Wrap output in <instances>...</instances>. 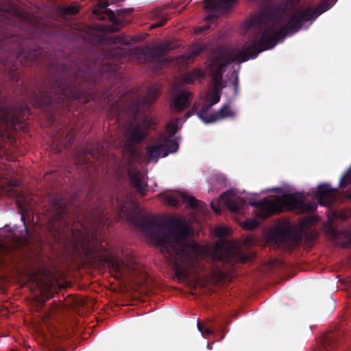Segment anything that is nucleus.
<instances>
[{
  "label": "nucleus",
  "mask_w": 351,
  "mask_h": 351,
  "mask_svg": "<svg viewBox=\"0 0 351 351\" xmlns=\"http://www.w3.org/2000/svg\"><path fill=\"white\" fill-rule=\"evenodd\" d=\"M335 3L334 0H324L317 7L295 12L289 10L285 3L261 10L251 20V25L257 29V35L245 43L243 50L234 53L219 48L213 53L209 64L210 73L215 83L213 90L208 95L211 105L220 100L219 88L228 64L246 62L250 58H255L260 52L273 48L278 41L300 31L304 23L315 19Z\"/></svg>",
  "instance_id": "1"
},
{
  "label": "nucleus",
  "mask_w": 351,
  "mask_h": 351,
  "mask_svg": "<svg viewBox=\"0 0 351 351\" xmlns=\"http://www.w3.org/2000/svg\"><path fill=\"white\" fill-rule=\"evenodd\" d=\"M96 68L103 71L96 62L53 60L49 62V76L34 86L25 87L22 95L33 106L51 116L60 110H70L71 101L86 104L95 99Z\"/></svg>",
  "instance_id": "2"
},
{
  "label": "nucleus",
  "mask_w": 351,
  "mask_h": 351,
  "mask_svg": "<svg viewBox=\"0 0 351 351\" xmlns=\"http://www.w3.org/2000/svg\"><path fill=\"white\" fill-rule=\"evenodd\" d=\"M67 205V199L61 195L51 193L47 197L43 211V220L54 240L65 249H71L93 261L106 265L116 279L124 278L125 274L122 263L99 241L96 229H88L84 225L81 226V229L74 228Z\"/></svg>",
  "instance_id": "3"
},
{
  "label": "nucleus",
  "mask_w": 351,
  "mask_h": 351,
  "mask_svg": "<svg viewBox=\"0 0 351 351\" xmlns=\"http://www.w3.org/2000/svg\"><path fill=\"white\" fill-rule=\"evenodd\" d=\"M120 218L141 228L160 247V252L173 264L178 274L186 277L183 267H195V261L199 255V247L193 242L186 241L188 237L186 227L176 219L163 224L155 218L149 219L138 213L136 210L119 204Z\"/></svg>",
  "instance_id": "4"
},
{
  "label": "nucleus",
  "mask_w": 351,
  "mask_h": 351,
  "mask_svg": "<svg viewBox=\"0 0 351 351\" xmlns=\"http://www.w3.org/2000/svg\"><path fill=\"white\" fill-rule=\"evenodd\" d=\"M49 58L45 50L29 38H23L19 35L0 36V64L1 72L12 81L18 83L20 76L17 71L18 64L31 66L40 62H45Z\"/></svg>",
  "instance_id": "5"
},
{
  "label": "nucleus",
  "mask_w": 351,
  "mask_h": 351,
  "mask_svg": "<svg viewBox=\"0 0 351 351\" xmlns=\"http://www.w3.org/2000/svg\"><path fill=\"white\" fill-rule=\"evenodd\" d=\"M160 95V88L154 85L150 87L143 97L134 98L129 106L128 111L135 121L143 117L141 122L130 125L128 129L130 139L134 143H141L148 135L147 130L154 127L153 119L146 113H150L151 106Z\"/></svg>",
  "instance_id": "6"
},
{
  "label": "nucleus",
  "mask_w": 351,
  "mask_h": 351,
  "mask_svg": "<svg viewBox=\"0 0 351 351\" xmlns=\"http://www.w3.org/2000/svg\"><path fill=\"white\" fill-rule=\"evenodd\" d=\"M305 197L299 193H291L282 197H276L273 199H263L250 203L257 208L256 217L266 219L274 215L280 213L287 210H295L300 213H311L316 210V205L304 202Z\"/></svg>",
  "instance_id": "7"
},
{
  "label": "nucleus",
  "mask_w": 351,
  "mask_h": 351,
  "mask_svg": "<svg viewBox=\"0 0 351 351\" xmlns=\"http://www.w3.org/2000/svg\"><path fill=\"white\" fill-rule=\"evenodd\" d=\"M179 147L176 139L167 138L165 134L160 136L154 143L146 146L147 156L156 162L161 157H166L171 153H175Z\"/></svg>",
  "instance_id": "8"
},
{
  "label": "nucleus",
  "mask_w": 351,
  "mask_h": 351,
  "mask_svg": "<svg viewBox=\"0 0 351 351\" xmlns=\"http://www.w3.org/2000/svg\"><path fill=\"white\" fill-rule=\"evenodd\" d=\"M30 108L27 103L3 106L0 104V119L13 125L20 124Z\"/></svg>",
  "instance_id": "9"
},
{
  "label": "nucleus",
  "mask_w": 351,
  "mask_h": 351,
  "mask_svg": "<svg viewBox=\"0 0 351 351\" xmlns=\"http://www.w3.org/2000/svg\"><path fill=\"white\" fill-rule=\"evenodd\" d=\"M237 112L233 110L230 104H226L221 108L214 112L209 114L208 108H202L197 115L205 123H212L225 119H234Z\"/></svg>",
  "instance_id": "10"
},
{
  "label": "nucleus",
  "mask_w": 351,
  "mask_h": 351,
  "mask_svg": "<svg viewBox=\"0 0 351 351\" xmlns=\"http://www.w3.org/2000/svg\"><path fill=\"white\" fill-rule=\"evenodd\" d=\"M226 206L233 213H239L246 206V201L236 195L232 190H229L220 196Z\"/></svg>",
  "instance_id": "11"
},
{
  "label": "nucleus",
  "mask_w": 351,
  "mask_h": 351,
  "mask_svg": "<svg viewBox=\"0 0 351 351\" xmlns=\"http://www.w3.org/2000/svg\"><path fill=\"white\" fill-rule=\"evenodd\" d=\"M191 93L186 90H180L172 93L170 101V108L176 112H180L190 105Z\"/></svg>",
  "instance_id": "12"
},
{
  "label": "nucleus",
  "mask_w": 351,
  "mask_h": 351,
  "mask_svg": "<svg viewBox=\"0 0 351 351\" xmlns=\"http://www.w3.org/2000/svg\"><path fill=\"white\" fill-rule=\"evenodd\" d=\"M171 49V47L169 45L163 44L146 51L144 49H141V51L145 55L147 61L165 62L167 60L166 53Z\"/></svg>",
  "instance_id": "13"
},
{
  "label": "nucleus",
  "mask_w": 351,
  "mask_h": 351,
  "mask_svg": "<svg viewBox=\"0 0 351 351\" xmlns=\"http://www.w3.org/2000/svg\"><path fill=\"white\" fill-rule=\"evenodd\" d=\"M315 195L319 204L325 206L332 204L336 199L335 190L328 184H319Z\"/></svg>",
  "instance_id": "14"
},
{
  "label": "nucleus",
  "mask_w": 351,
  "mask_h": 351,
  "mask_svg": "<svg viewBox=\"0 0 351 351\" xmlns=\"http://www.w3.org/2000/svg\"><path fill=\"white\" fill-rule=\"evenodd\" d=\"M237 0H206L205 8L209 12H228Z\"/></svg>",
  "instance_id": "15"
},
{
  "label": "nucleus",
  "mask_w": 351,
  "mask_h": 351,
  "mask_svg": "<svg viewBox=\"0 0 351 351\" xmlns=\"http://www.w3.org/2000/svg\"><path fill=\"white\" fill-rule=\"evenodd\" d=\"M149 18L155 21L149 27V29H154L165 25L168 20L167 17L166 10L162 8H155L149 13Z\"/></svg>",
  "instance_id": "16"
},
{
  "label": "nucleus",
  "mask_w": 351,
  "mask_h": 351,
  "mask_svg": "<svg viewBox=\"0 0 351 351\" xmlns=\"http://www.w3.org/2000/svg\"><path fill=\"white\" fill-rule=\"evenodd\" d=\"M128 176L132 186L136 189L137 192L141 196H145L146 193L147 184L143 183V175L141 173L138 171H130Z\"/></svg>",
  "instance_id": "17"
},
{
  "label": "nucleus",
  "mask_w": 351,
  "mask_h": 351,
  "mask_svg": "<svg viewBox=\"0 0 351 351\" xmlns=\"http://www.w3.org/2000/svg\"><path fill=\"white\" fill-rule=\"evenodd\" d=\"M108 4L106 3H101L99 5V9H95L93 12L95 14H100V13H99V10H101V13L104 12H107L109 19L112 22V24L108 27V31L110 32H117L120 29L119 26L121 23L117 19H115L114 12L108 9Z\"/></svg>",
  "instance_id": "18"
},
{
  "label": "nucleus",
  "mask_w": 351,
  "mask_h": 351,
  "mask_svg": "<svg viewBox=\"0 0 351 351\" xmlns=\"http://www.w3.org/2000/svg\"><path fill=\"white\" fill-rule=\"evenodd\" d=\"M17 204L21 212V220L23 221L25 234L28 236L29 233L25 220L27 219H29L34 215L32 210L33 206L30 204H27V199L26 198H25L23 201L18 199Z\"/></svg>",
  "instance_id": "19"
},
{
  "label": "nucleus",
  "mask_w": 351,
  "mask_h": 351,
  "mask_svg": "<svg viewBox=\"0 0 351 351\" xmlns=\"http://www.w3.org/2000/svg\"><path fill=\"white\" fill-rule=\"evenodd\" d=\"M181 198L184 203L187 204V206L193 209H199L202 207V202L197 200L195 197L189 195L186 193H181Z\"/></svg>",
  "instance_id": "20"
},
{
  "label": "nucleus",
  "mask_w": 351,
  "mask_h": 351,
  "mask_svg": "<svg viewBox=\"0 0 351 351\" xmlns=\"http://www.w3.org/2000/svg\"><path fill=\"white\" fill-rule=\"evenodd\" d=\"M181 119L177 118L174 121H171L168 123L166 127V132L168 134V136L165 135L167 138H169L170 139H176L173 138L174 135L177 133V132L180 130V127L179 125L180 123Z\"/></svg>",
  "instance_id": "21"
},
{
  "label": "nucleus",
  "mask_w": 351,
  "mask_h": 351,
  "mask_svg": "<svg viewBox=\"0 0 351 351\" xmlns=\"http://www.w3.org/2000/svg\"><path fill=\"white\" fill-rule=\"evenodd\" d=\"M351 184V166L350 168L341 176L339 181V188L344 189Z\"/></svg>",
  "instance_id": "22"
},
{
  "label": "nucleus",
  "mask_w": 351,
  "mask_h": 351,
  "mask_svg": "<svg viewBox=\"0 0 351 351\" xmlns=\"http://www.w3.org/2000/svg\"><path fill=\"white\" fill-rule=\"evenodd\" d=\"M197 326L202 335L208 336L213 333V327L210 322L207 324V326L205 328H204L202 324L199 322H197Z\"/></svg>",
  "instance_id": "23"
},
{
  "label": "nucleus",
  "mask_w": 351,
  "mask_h": 351,
  "mask_svg": "<svg viewBox=\"0 0 351 351\" xmlns=\"http://www.w3.org/2000/svg\"><path fill=\"white\" fill-rule=\"evenodd\" d=\"M206 49V47L201 43L195 45L191 50V56L192 57H196L201 54Z\"/></svg>",
  "instance_id": "24"
},
{
  "label": "nucleus",
  "mask_w": 351,
  "mask_h": 351,
  "mask_svg": "<svg viewBox=\"0 0 351 351\" xmlns=\"http://www.w3.org/2000/svg\"><path fill=\"white\" fill-rule=\"evenodd\" d=\"M258 224H259V223L256 220L248 219L245 221L243 226L245 230H254L256 228H257Z\"/></svg>",
  "instance_id": "25"
},
{
  "label": "nucleus",
  "mask_w": 351,
  "mask_h": 351,
  "mask_svg": "<svg viewBox=\"0 0 351 351\" xmlns=\"http://www.w3.org/2000/svg\"><path fill=\"white\" fill-rule=\"evenodd\" d=\"M160 195L173 206H176L178 204V200L173 195L167 193H161Z\"/></svg>",
  "instance_id": "26"
},
{
  "label": "nucleus",
  "mask_w": 351,
  "mask_h": 351,
  "mask_svg": "<svg viewBox=\"0 0 351 351\" xmlns=\"http://www.w3.org/2000/svg\"><path fill=\"white\" fill-rule=\"evenodd\" d=\"M276 234L282 239H285L290 237L291 232L286 228H280L276 231Z\"/></svg>",
  "instance_id": "27"
},
{
  "label": "nucleus",
  "mask_w": 351,
  "mask_h": 351,
  "mask_svg": "<svg viewBox=\"0 0 351 351\" xmlns=\"http://www.w3.org/2000/svg\"><path fill=\"white\" fill-rule=\"evenodd\" d=\"M80 11V8L76 5H69L65 8L64 12L68 14H75L78 13Z\"/></svg>",
  "instance_id": "28"
},
{
  "label": "nucleus",
  "mask_w": 351,
  "mask_h": 351,
  "mask_svg": "<svg viewBox=\"0 0 351 351\" xmlns=\"http://www.w3.org/2000/svg\"><path fill=\"white\" fill-rule=\"evenodd\" d=\"M227 234L228 230L225 227H219L215 230V234L218 237H225Z\"/></svg>",
  "instance_id": "29"
},
{
  "label": "nucleus",
  "mask_w": 351,
  "mask_h": 351,
  "mask_svg": "<svg viewBox=\"0 0 351 351\" xmlns=\"http://www.w3.org/2000/svg\"><path fill=\"white\" fill-rule=\"evenodd\" d=\"M329 232L332 234V236L335 238H337L339 237L341 234H345L347 233L346 231H339L338 230L334 228L333 227L330 226L329 228Z\"/></svg>",
  "instance_id": "30"
},
{
  "label": "nucleus",
  "mask_w": 351,
  "mask_h": 351,
  "mask_svg": "<svg viewBox=\"0 0 351 351\" xmlns=\"http://www.w3.org/2000/svg\"><path fill=\"white\" fill-rule=\"evenodd\" d=\"M252 255L251 254H239V259L240 261L243 263H246L247 262H250L252 261Z\"/></svg>",
  "instance_id": "31"
},
{
  "label": "nucleus",
  "mask_w": 351,
  "mask_h": 351,
  "mask_svg": "<svg viewBox=\"0 0 351 351\" xmlns=\"http://www.w3.org/2000/svg\"><path fill=\"white\" fill-rule=\"evenodd\" d=\"M114 43L123 44V45L128 44V41L125 39V38L123 36H117L114 38Z\"/></svg>",
  "instance_id": "32"
},
{
  "label": "nucleus",
  "mask_w": 351,
  "mask_h": 351,
  "mask_svg": "<svg viewBox=\"0 0 351 351\" xmlns=\"http://www.w3.org/2000/svg\"><path fill=\"white\" fill-rule=\"evenodd\" d=\"M335 337H328L327 339H325L324 342V346H325V348L327 349L328 347H330V346H333V344L335 343Z\"/></svg>",
  "instance_id": "33"
},
{
  "label": "nucleus",
  "mask_w": 351,
  "mask_h": 351,
  "mask_svg": "<svg viewBox=\"0 0 351 351\" xmlns=\"http://www.w3.org/2000/svg\"><path fill=\"white\" fill-rule=\"evenodd\" d=\"M210 206H211V208L213 209V210L216 214L219 215L221 213V209L218 206H215V204L213 202L211 203Z\"/></svg>",
  "instance_id": "34"
},
{
  "label": "nucleus",
  "mask_w": 351,
  "mask_h": 351,
  "mask_svg": "<svg viewBox=\"0 0 351 351\" xmlns=\"http://www.w3.org/2000/svg\"><path fill=\"white\" fill-rule=\"evenodd\" d=\"M84 154L85 156L86 155H91V156H95V151L93 150V149H86L85 152H84Z\"/></svg>",
  "instance_id": "35"
},
{
  "label": "nucleus",
  "mask_w": 351,
  "mask_h": 351,
  "mask_svg": "<svg viewBox=\"0 0 351 351\" xmlns=\"http://www.w3.org/2000/svg\"><path fill=\"white\" fill-rule=\"evenodd\" d=\"M193 111L186 112L184 117V121H185L186 119H188L193 114Z\"/></svg>",
  "instance_id": "36"
},
{
  "label": "nucleus",
  "mask_w": 351,
  "mask_h": 351,
  "mask_svg": "<svg viewBox=\"0 0 351 351\" xmlns=\"http://www.w3.org/2000/svg\"><path fill=\"white\" fill-rule=\"evenodd\" d=\"M209 28H210V26H209V25H204V26H202V27H199V29H198V32H204V31L208 30Z\"/></svg>",
  "instance_id": "37"
},
{
  "label": "nucleus",
  "mask_w": 351,
  "mask_h": 351,
  "mask_svg": "<svg viewBox=\"0 0 351 351\" xmlns=\"http://www.w3.org/2000/svg\"><path fill=\"white\" fill-rule=\"evenodd\" d=\"M217 18V16L215 14H210L206 17V20L207 21H213Z\"/></svg>",
  "instance_id": "38"
},
{
  "label": "nucleus",
  "mask_w": 351,
  "mask_h": 351,
  "mask_svg": "<svg viewBox=\"0 0 351 351\" xmlns=\"http://www.w3.org/2000/svg\"><path fill=\"white\" fill-rule=\"evenodd\" d=\"M238 82H239V77L237 74L235 76V78H234V86L235 89H237L238 87Z\"/></svg>",
  "instance_id": "39"
},
{
  "label": "nucleus",
  "mask_w": 351,
  "mask_h": 351,
  "mask_svg": "<svg viewBox=\"0 0 351 351\" xmlns=\"http://www.w3.org/2000/svg\"><path fill=\"white\" fill-rule=\"evenodd\" d=\"M346 197L351 199V189L346 191Z\"/></svg>",
  "instance_id": "40"
},
{
  "label": "nucleus",
  "mask_w": 351,
  "mask_h": 351,
  "mask_svg": "<svg viewBox=\"0 0 351 351\" xmlns=\"http://www.w3.org/2000/svg\"><path fill=\"white\" fill-rule=\"evenodd\" d=\"M192 81H193V80H192L190 77H187L186 78V80H185V82H186V83H191V82H192Z\"/></svg>",
  "instance_id": "41"
},
{
  "label": "nucleus",
  "mask_w": 351,
  "mask_h": 351,
  "mask_svg": "<svg viewBox=\"0 0 351 351\" xmlns=\"http://www.w3.org/2000/svg\"><path fill=\"white\" fill-rule=\"evenodd\" d=\"M112 69V67H111V66H108L106 69H104V71H111Z\"/></svg>",
  "instance_id": "42"
},
{
  "label": "nucleus",
  "mask_w": 351,
  "mask_h": 351,
  "mask_svg": "<svg viewBox=\"0 0 351 351\" xmlns=\"http://www.w3.org/2000/svg\"><path fill=\"white\" fill-rule=\"evenodd\" d=\"M350 244V242L343 243V247H348Z\"/></svg>",
  "instance_id": "43"
},
{
  "label": "nucleus",
  "mask_w": 351,
  "mask_h": 351,
  "mask_svg": "<svg viewBox=\"0 0 351 351\" xmlns=\"http://www.w3.org/2000/svg\"><path fill=\"white\" fill-rule=\"evenodd\" d=\"M83 161L84 163L87 164L88 163V160H86V157L83 159Z\"/></svg>",
  "instance_id": "44"
},
{
  "label": "nucleus",
  "mask_w": 351,
  "mask_h": 351,
  "mask_svg": "<svg viewBox=\"0 0 351 351\" xmlns=\"http://www.w3.org/2000/svg\"><path fill=\"white\" fill-rule=\"evenodd\" d=\"M131 11H132L131 10H128V13H130Z\"/></svg>",
  "instance_id": "45"
}]
</instances>
